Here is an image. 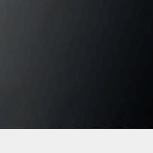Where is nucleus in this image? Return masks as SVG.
Masks as SVG:
<instances>
[{"instance_id": "obj_1", "label": "nucleus", "mask_w": 153, "mask_h": 153, "mask_svg": "<svg viewBox=\"0 0 153 153\" xmlns=\"http://www.w3.org/2000/svg\"><path fill=\"white\" fill-rule=\"evenodd\" d=\"M26 112H18L10 118L13 121L7 122L6 114H0V129H29V71H26Z\"/></svg>"}, {"instance_id": "obj_2", "label": "nucleus", "mask_w": 153, "mask_h": 153, "mask_svg": "<svg viewBox=\"0 0 153 153\" xmlns=\"http://www.w3.org/2000/svg\"><path fill=\"white\" fill-rule=\"evenodd\" d=\"M29 74H30V69H29Z\"/></svg>"}, {"instance_id": "obj_3", "label": "nucleus", "mask_w": 153, "mask_h": 153, "mask_svg": "<svg viewBox=\"0 0 153 153\" xmlns=\"http://www.w3.org/2000/svg\"><path fill=\"white\" fill-rule=\"evenodd\" d=\"M29 17L30 16V15H29Z\"/></svg>"}, {"instance_id": "obj_4", "label": "nucleus", "mask_w": 153, "mask_h": 153, "mask_svg": "<svg viewBox=\"0 0 153 153\" xmlns=\"http://www.w3.org/2000/svg\"><path fill=\"white\" fill-rule=\"evenodd\" d=\"M29 39H30V38H29Z\"/></svg>"}]
</instances>
